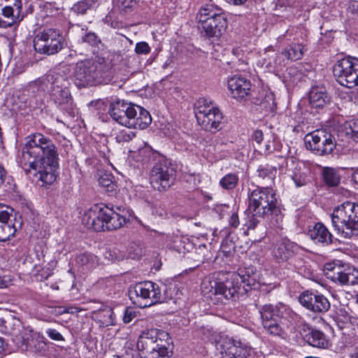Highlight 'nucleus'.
Here are the masks:
<instances>
[{"instance_id":"nucleus-1","label":"nucleus","mask_w":358,"mask_h":358,"mask_svg":"<svg viewBox=\"0 0 358 358\" xmlns=\"http://www.w3.org/2000/svg\"><path fill=\"white\" fill-rule=\"evenodd\" d=\"M19 165L26 173L35 171L34 175L42 185L52 184L59 168L58 150L53 141L41 133H34L25 138L21 154L17 157Z\"/></svg>"},{"instance_id":"nucleus-2","label":"nucleus","mask_w":358,"mask_h":358,"mask_svg":"<svg viewBox=\"0 0 358 358\" xmlns=\"http://www.w3.org/2000/svg\"><path fill=\"white\" fill-rule=\"evenodd\" d=\"M256 284L257 274L249 268L239 270L238 273H230L224 280L206 278L201 282V289L203 295L214 303H224V301L238 299Z\"/></svg>"},{"instance_id":"nucleus-3","label":"nucleus","mask_w":358,"mask_h":358,"mask_svg":"<svg viewBox=\"0 0 358 358\" xmlns=\"http://www.w3.org/2000/svg\"><path fill=\"white\" fill-rule=\"evenodd\" d=\"M70 81L66 76L55 71H49L29 83L32 92L48 93L50 99L60 109L74 117L76 109L69 90Z\"/></svg>"},{"instance_id":"nucleus-4","label":"nucleus","mask_w":358,"mask_h":358,"mask_svg":"<svg viewBox=\"0 0 358 358\" xmlns=\"http://www.w3.org/2000/svg\"><path fill=\"white\" fill-rule=\"evenodd\" d=\"M124 213V209L119 206L110 208L94 205L84 213L82 223L96 231L116 230L126 223Z\"/></svg>"},{"instance_id":"nucleus-5","label":"nucleus","mask_w":358,"mask_h":358,"mask_svg":"<svg viewBox=\"0 0 358 358\" xmlns=\"http://www.w3.org/2000/svg\"><path fill=\"white\" fill-rule=\"evenodd\" d=\"M109 69V65L103 59L79 62L76 64L73 71L75 84L78 87L95 85L101 82Z\"/></svg>"},{"instance_id":"nucleus-6","label":"nucleus","mask_w":358,"mask_h":358,"mask_svg":"<svg viewBox=\"0 0 358 358\" xmlns=\"http://www.w3.org/2000/svg\"><path fill=\"white\" fill-rule=\"evenodd\" d=\"M248 210L260 217L269 215L278 216L280 208L277 206V198L275 191L268 187H257L248 189Z\"/></svg>"},{"instance_id":"nucleus-7","label":"nucleus","mask_w":358,"mask_h":358,"mask_svg":"<svg viewBox=\"0 0 358 358\" xmlns=\"http://www.w3.org/2000/svg\"><path fill=\"white\" fill-rule=\"evenodd\" d=\"M331 222L335 230L350 238L358 234V204L346 201L337 206L331 214Z\"/></svg>"},{"instance_id":"nucleus-8","label":"nucleus","mask_w":358,"mask_h":358,"mask_svg":"<svg viewBox=\"0 0 358 358\" xmlns=\"http://www.w3.org/2000/svg\"><path fill=\"white\" fill-rule=\"evenodd\" d=\"M194 113L199 125L206 131L215 133L223 126V115L211 101L199 99L194 106Z\"/></svg>"},{"instance_id":"nucleus-9","label":"nucleus","mask_w":358,"mask_h":358,"mask_svg":"<svg viewBox=\"0 0 358 358\" xmlns=\"http://www.w3.org/2000/svg\"><path fill=\"white\" fill-rule=\"evenodd\" d=\"M289 312V308L282 303L263 306L260 310V314L264 328L270 334L280 335L283 331L285 316Z\"/></svg>"},{"instance_id":"nucleus-10","label":"nucleus","mask_w":358,"mask_h":358,"mask_svg":"<svg viewBox=\"0 0 358 358\" xmlns=\"http://www.w3.org/2000/svg\"><path fill=\"white\" fill-rule=\"evenodd\" d=\"M176 169L164 157H159L150 171V184L155 189L166 191L173 184Z\"/></svg>"},{"instance_id":"nucleus-11","label":"nucleus","mask_w":358,"mask_h":358,"mask_svg":"<svg viewBox=\"0 0 358 358\" xmlns=\"http://www.w3.org/2000/svg\"><path fill=\"white\" fill-rule=\"evenodd\" d=\"M129 296L133 303L140 308L155 304L162 298L159 285L151 281L137 283L129 290Z\"/></svg>"},{"instance_id":"nucleus-12","label":"nucleus","mask_w":358,"mask_h":358,"mask_svg":"<svg viewBox=\"0 0 358 358\" xmlns=\"http://www.w3.org/2000/svg\"><path fill=\"white\" fill-rule=\"evenodd\" d=\"M333 74L341 85L358 87V59L348 57L338 59L333 66Z\"/></svg>"},{"instance_id":"nucleus-13","label":"nucleus","mask_w":358,"mask_h":358,"mask_svg":"<svg viewBox=\"0 0 358 358\" xmlns=\"http://www.w3.org/2000/svg\"><path fill=\"white\" fill-rule=\"evenodd\" d=\"M33 43L36 52L52 55L63 48L64 39L57 30L48 29L37 33L34 36Z\"/></svg>"},{"instance_id":"nucleus-14","label":"nucleus","mask_w":358,"mask_h":358,"mask_svg":"<svg viewBox=\"0 0 358 358\" xmlns=\"http://www.w3.org/2000/svg\"><path fill=\"white\" fill-rule=\"evenodd\" d=\"M169 334L158 329H148L139 336L136 347L141 357L151 358V353L155 349H159L164 344H169Z\"/></svg>"},{"instance_id":"nucleus-15","label":"nucleus","mask_w":358,"mask_h":358,"mask_svg":"<svg viewBox=\"0 0 358 358\" xmlns=\"http://www.w3.org/2000/svg\"><path fill=\"white\" fill-rule=\"evenodd\" d=\"M322 271L327 278L341 285L358 283V270L348 264L329 262L324 265Z\"/></svg>"},{"instance_id":"nucleus-16","label":"nucleus","mask_w":358,"mask_h":358,"mask_svg":"<svg viewBox=\"0 0 358 358\" xmlns=\"http://www.w3.org/2000/svg\"><path fill=\"white\" fill-rule=\"evenodd\" d=\"M136 104L131 102L117 100L110 104L109 114L113 120L127 127L130 122H134L131 117L136 114Z\"/></svg>"},{"instance_id":"nucleus-17","label":"nucleus","mask_w":358,"mask_h":358,"mask_svg":"<svg viewBox=\"0 0 358 358\" xmlns=\"http://www.w3.org/2000/svg\"><path fill=\"white\" fill-rule=\"evenodd\" d=\"M227 85L230 94L234 99L243 100L250 94V82L243 77L234 76L230 78Z\"/></svg>"},{"instance_id":"nucleus-18","label":"nucleus","mask_w":358,"mask_h":358,"mask_svg":"<svg viewBox=\"0 0 358 358\" xmlns=\"http://www.w3.org/2000/svg\"><path fill=\"white\" fill-rule=\"evenodd\" d=\"M335 148L330 133L324 129L315 130V154L325 155L331 153Z\"/></svg>"},{"instance_id":"nucleus-19","label":"nucleus","mask_w":358,"mask_h":358,"mask_svg":"<svg viewBox=\"0 0 358 358\" xmlns=\"http://www.w3.org/2000/svg\"><path fill=\"white\" fill-rule=\"evenodd\" d=\"M199 26L207 37L218 38L225 32L227 20L225 16H218V18L206 20Z\"/></svg>"},{"instance_id":"nucleus-20","label":"nucleus","mask_w":358,"mask_h":358,"mask_svg":"<svg viewBox=\"0 0 358 358\" xmlns=\"http://www.w3.org/2000/svg\"><path fill=\"white\" fill-rule=\"evenodd\" d=\"M12 209L0 208V241H6L15 234L16 229L10 219Z\"/></svg>"},{"instance_id":"nucleus-21","label":"nucleus","mask_w":358,"mask_h":358,"mask_svg":"<svg viewBox=\"0 0 358 358\" xmlns=\"http://www.w3.org/2000/svg\"><path fill=\"white\" fill-rule=\"evenodd\" d=\"M295 245L286 238L278 241L273 245L272 254L278 261H286L294 253Z\"/></svg>"},{"instance_id":"nucleus-22","label":"nucleus","mask_w":358,"mask_h":358,"mask_svg":"<svg viewBox=\"0 0 358 358\" xmlns=\"http://www.w3.org/2000/svg\"><path fill=\"white\" fill-rule=\"evenodd\" d=\"M21 327L20 320L8 312L0 317V331L4 334L17 336Z\"/></svg>"},{"instance_id":"nucleus-23","label":"nucleus","mask_w":358,"mask_h":358,"mask_svg":"<svg viewBox=\"0 0 358 358\" xmlns=\"http://www.w3.org/2000/svg\"><path fill=\"white\" fill-rule=\"evenodd\" d=\"M241 342L240 340H236L233 337L228 336H222L218 341V348L220 350V358H234L237 352V348Z\"/></svg>"},{"instance_id":"nucleus-24","label":"nucleus","mask_w":358,"mask_h":358,"mask_svg":"<svg viewBox=\"0 0 358 358\" xmlns=\"http://www.w3.org/2000/svg\"><path fill=\"white\" fill-rule=\"evenodd\" d=\"M136 114L133 115L131 118L134 122L127 125V128L144 129L152 122V117L150 113L143 107L136 105Z\"/></svg>"},{"instance_id":"nucleus-25","label":"nucleus","mask_w":358,"mask_h":358,"mask_svg":"<svg viewBox=\"0 0 358 358\" xmlns=\"http://www.w3.org/2000/svg\"><path fill=\"white\" fill-rule=\"evenodd\" d=\"M22 19L15 9L0 3V27L8 28Z\"/></svg>"},{"instance_id":"nucleus-26","label":"nucleus","mask_w":358,"mask_h":358,"mask_svg":"<svg viewBox=\"0 0 358 358\" xmlns=\"http://www.w3.org/2000/svg\"><path fill=\"white\" fill-rule=\"evenodd\" d=\"M218 16H225L221 8L212 3H207L200 8L197 15L199 25L203 24L204 21L215 20Z\"/></svg>"},{"instance_id":"nucleus-27","label":"nucleus","mask_w":358,"mask_h":358,"mask_svg":"<svg viewBox=\"0 0 358 358\" xmlns=\"http://www.w3.org/2000/svg\"><path fill=\"white\" fill-rule=\"evenodd\" d=\"M331 101V97L327 94L326 88L321 86H315V109L322 110Z\"/></svg>"},{"instance_id":"nucleus-28","label":"nucleus","mask_w":358,"mask_h":358,"mask_svg":"<svg viewBox=\"0 0 358 358\" xmlns=\"http://www.w3.org/2000/svg\"><path fill=\"white\" fill-rule=\"evenodd\" d=\"M322 176L324 182L329 187H337L341 181L338 171L331 167H322Z\"/></svg>"},{"instance_id":"nucleus-29","label":"nucleus","mask_w":358,"mask_h":358,"mask_svg":"<svg viewBox=\"0 0 358 358\" xmlns=\"http://www.w3.org/2000/svg\"><path fill=\"white\" fill-rule=\"evenodd\" d=\"M315 241L323 245H328L332 241L331 234L321 222L315 224Z\"/></svg>"},{"instance_id":"nucleus-30","label":"nucleus","mask_w":358,"mask_h":358,"mask_svg":"<svg viewBox=\"0 0 358 358\" xmlns=\"http://www.w3.org/2000/svg\"><path fill=\"white\" fill-rule=\"evenodd\" d=\"M76 261L78 264L85 266L87 269L94 268L99 263L98 257L90 252H85L77 255Z\"/></svg>"},{"instance_id":"nucleus-31","label":"nucleus","mask_w":358,"mask_h":358,"mask_svg":"<svg viewBox=\"0 0 358 358\" xmlns=\"http://www.w3.org/2000/svg\"><path fill=\"white\" fill-rule=\"evenodd\" d=\"M158 152H155L150 146H145L139 149L138 152V161H141L144 164L150 162L151 160L157 161L159 157H162Z\"/></svg>"},{"instance_id":"nucleus-32","label":"nucleus","mask_w":358,"mask_h":358,"mask_svg":"<svg viewBox=\"0 0 358 358\" xmlns=\"http://www.w3.org/2000/svg\"><path fill=\"white\" fill-rule=\"evenodd\" d=\"M303 49L302 45L293 44L282 52L281 55H284L288 60L296 61L303 57Z\"/></svg>"},{"instance_id":"nucleus-33","label":"nucleus","mask_w":358,"mask_h":358,"mask_svg":"<svg viewBox=\"0 0 358 358\" xmlns=\"http://www.w3.org/2000/svg\"><path fill=\"white\" fill-rule=\"evenodd\" d=\"M257 173L259 177L272 182L275 178L277 169L275 167L268 164L264 166L260 165L257 169Z\"/></svg>"},{"instance_id":"nucleus-34","label":"nucleus","mask_w":358,"mask_h":358,"mask_svg":"<svg viewBox=\"0 0 358 358\" xmlns=\"http://www.w3.org/2000/svg\"><path fill=\"white\" fill-rule=\"evenodd\" d=\"M99 322L103 327H108L114 324V313L110 308H106L99 310L98 313Z\"/></svg>"},{"instance_id":"nucleus-35","label":"nucleus","mask_w":358,"mask_h":358,"mask_svg":"<svg viewBox=\"0 0 358 358\" xmlns=\"http://www.w3.org/2000/svg\"><path fill=\"white\" fill-rule=\"evenodd\" d=\"M99 185L105 188L106 191L113 192L116 185L113 181V176L110 173H104L99 178Z\"/></svg>"},{"instance_id":"nucleus-36","label":"nucleus","mask_w":358,"mask_h":358,"mask_svg":"<svg viewBox=\"0 0 358 358\" xmlns=\"http://www.w3.org/2000/svg\"><path fill=\"white\" fill-rule=\"evenodd\" d=\"M238 181V177L235 173H228L225 175L220 180V185L224 189H233L236 187Z\"/></svg>"},{"instance_id":"nucleus-37","label":"nucleus","mask_w":358,"mask_h":358,"mask_svg":"<svg viewBox=\"0 0 358 358\" xmlns=\"http://www.w3.org/2000/svg\"><path fill=\"white\" fill-rule=\"evenodd\" d=\"M96 3V0H81L73 5L72 10L77 14L83 15Z\"/></svg>"},{"instance_id":"nucleus-38","label":"nucleus","mask_w":358,"mask_h":358,"mask_svg":"<svg viewBox=\"0 0 358 358\" xmlns=\"http://www.w3.org/2000/svg\"><path fill=\"white\" fill-rule=\"evenodd\" d=\"M330 308L328 299L322 295L315 294V313H324Z\"/></svg>"},{"instance_id":"nucleus-39","label":"nucleus","mask_w":358,"mask_h":358,"mask_svg":"<svg viewBox=\"0 0 358 358\" xmlns=\"http://www.w3.org/2000/svg\"><path fill=\"white\" fill-rule=\"evenodd\" d=\"M330 345L329 341L327 339L324 334L315 327V348H328Z\"/></svg>"},{"instance_id":"nucleus-40","label":"nucleus","mask_w":358,"mask_h":358,"mask_svg":"<svg viewBox=\"0 0 358 358\" xmlns=\"http://www.w3.org/2000/svg\"><path fill=\"white\" fill-rule=\"evenodd\" d=\"M298 299L304 308L311 311L313 310V294L311 292L308 290L303 292L299 296Z\"/></svg>"},{"instance_id":"nucleus-41","label":"nucleus","mask_w":358,"mask_h":358,"mask_svg":"<svg viewBox=\"0 0 358 358\" xmlns=\"http://www.w3.org/2000/svg\"><path fill=\"white\" fill-rule=\"evenodd\" d=\"M238 343L239 345H237V352L234 358H251L254 353V350L241 341L238 342Z\"/></svg>"},{"instance_id":"nucleus-42","label":"nucleus","mask_w":358,"mask_h":358,"mask_svg":"<svg viewBox=\"0 0 358 358\" xmlns=\"http://www.w3.org/2000/svg\"><path fill=\"white\" fill-rule=\"evenodd\" d=\"M135 136V132L127 129H122L116 134L115 139L118 143H125L130 141Z\"/></svg>"},{"instance_id":"nucleus-43","label":"nucleus","mask_w":358,"mask_h":358,"mask_svg":"<svg viewBox=\"0 0 358 358\" xmlns=\"http://www.w3.org/2000/svg\"><path fill=\"white\" fill-rule=\"evenodd\" d=\"M347 134H351L352 138L358 142V119L352 120L346 123Z\"/></svg>"},{"instance_id":"nucleus-44","label":"nucleus","mask_w":358,"mask_h":358,"mask_svg":"<svg viewBox=\"0 0 358 358\" xmlns=\"http://www.w3.org/2000/svg\"><path fill=\"white\" fill-rule=\"evenodd\" d=\"M81 41L82 43H87L91 46H96L101 42L97 35L91 31L85 33L82 36Z\"/></svg>"},{"instance_id":"nucleus-45","label":"nucleus","mask_w":358,"mask_h":358,"mask_svg":"<svg viewBox=\"0 0 358 358\" xmlns=\"http://www.w3.org/2000/svg\"><path fill=\"white\" fill-rule=\"evenodd\" d=\"M137 3V0H118L117 6L121 12L127 13L130 12Z\"/></svg>"},{"instance_id":"nucleus-46","label":"nucleus","mask_w":358,"mask_h":358,"mask_svg":"<svg viewBox=\"0 0 358 358\" xmlns=\"http://www.w3.org/2000/svg\"><path fill=\"white\" fill-rule=\"evenodd\" d=\"M0 3L15 9L17 14H21L22 13V4L21 0H0Z\"/></svg>"},{"instance_id":"nucleus-47","label":"nucleus","mask_w":358,"mask_h":358,"mask_svg":"<svg viewBox=\"0 0 358 358\" xmlns=\"http://www.w3.org/2000/svg\"><path fill=\"white\" fill-rule=\"evenodd\" d=\"M150 50L151 49L146 42L142 41L136 44L135 52L137 55H148Z\"/></svg>"},{"instance_id":"nucleus-48","label":"nucleus","mask_w":358,"mask_h":358,"mask_svg":"<svg viewBox=\"0 0 358 358\" xmlns=\"http://www.w3.org/2000/svg\"><path fill=\"white\" fill-rule=\"evenodd\" d=\"M259 217L258 215H255V213H251V215L248 216V220L245 223V226L248 229H255L257 226L259 220L258 219Z\"/></svg>"},{"instance_id":"nucleus-49","label":"nucleus","mask_w":358,"mask_h":358,"mask_svg":"<svg viewBox=\"0 0 358 358\" xmlns=\"http://www.w3.org/2000/svg\"><path fill=\"white\" fill-rule=\"evenodd\" d=\"M127 62L128 66L134 70L138 69L139 61L138 57L136 55H129L127 57Z\"/></svg>"},{"instance_id":"nucleus-50","label":"nucleus","mask_w":358,"mask_h":358,"mask_svg":"<svg viewBox=\"0 0 358 358\" xmlns=\"http://www.w3.org/2000/svg\"><path fill=\"white\" fill-rule=\"evenodd\" d=\"M46 334L54 341H63L62 334L55 329H48L46 330Z\"/></svg>"},{"instance_id":"nucleus-51","label":"nucleus","mask_w":358,"mask_h":358,"mask_svg":"<svg viewBox=\"0 0 358 358\" xmlns=\"http://www.w3.org/2000/svg\"><path fill=\"white\" fill-rule=\"evenodd\" d=\"M135 316L136 315L134 311H133L131 308H127L124 310L123 321L126 324L129 323L135 317Z\"/></svg>"},{"instance_id":"nucleus-52","label":"nucleus","mask_w":358,"mask_h":358,"mask_svg":"<svg viewBox=\"0 0 358 358\" xmlns=\"http://www.w3.org/2000/svg\"><path fill=\"white\" fill-rule=\"evenodd\" d=\"M52 275V271L50 268L44 269L43 268L41 271H39L37 276L39 280H45L48 279L50 276Z\"/></svg>"},{"instance_id":"nucleus-53","label":"nucleus","mask_w":358,"mask_h":358,"mask_svg":"<svg viewBox=\"0 0 358 358\" xmlns=\"http://www.w3.org/2000/svg\"><path fill=\"white\" fill-rule=\"evenodd\" d=\"M313 141V135L312 132H309L304 137V144L307 150H313L312 142Z\"/></svg>"},{"instance_id":"nucleus-54","label":"nucleus","mask_w":358,"mask_h":358,"mask_svg":"<svg viewBox=\"0 0 358 358\" xmlns=\"http://www.w3.org/2000/svg\"><path fill=\"white\" fill-rule=\"evenodd\" d=\"M252 138L258 144H260L264 139L262 131L261 130L255 131L252 135Z\"/></svg>"},{"instance_id":"nucleus-55","label":"nucleus","mask_w":358,"mask_h":358,"mask_svg":"<svg viewBox=\"0 0 358 358\" xmlns=\"http://www.w3.org/2000/svg\"><path fill=\"white\" fill-rule=\"evenodd\" d=\"M229 224L232 227H237L239 224L238 216L236 213H233L229 220Z\"/></svg>"},{"instance_id":"nucleus-56","label":"nucleus","mask_w":358,"mask_h":358,"mask_svg":"<svg viewBox=\"0 0 358 358\" xmlns=\"http://www.w3.org/2000/svg\"><path fill=\"white\" fill-rule=\"evenodd\" d=\"M315 322H316L317 324H322L324 329L329 328V325L324 322V320H323V318L322 317H317L315 316Z\"/></svg>"},{"instance_id":"nucleus-57","label":"nucleus","mask_w":358,"mask_h":358,"mask_svg":"<svg viewBox=\"0 0 358 358\" xmlns=\"http://www.w3.org/2000/svg\"><path fill=\"white\" fill-rule=\"evenodd\" d=\"M7 344L2 338H0V356L2 355L6 350Z\"/></svg>"},{"instance_id":"nucleus-58","label":"nucleus","mask_w":358,"mask_h":358,"mask_svg":"<svg viewBox=\"0 0 358 358\" xmlns=\"http://www.w3.org/2000/svg\"><path fill=\"white\" fill-rule=\"evenodd\" d=\"M9 282L4 279V277L0 275V289L6 288L8 286Z\"/></svg>"},{"instance_id":"nucleus-59","label":"nucleus","mask_w":358,"mask_h":358,"mask_svg":"<svg viewBox=\"0 0 358 358\" xmlns=\"http://www.w3.org/2000/svg\"><path fill=\"white\" fill-rule=\"evenodd\" d=\"M352 178L355 182L358 183V167L354 171Z\"/></svg>"},{"instance_id":"nucleus-60","label":"nucleus","mask_w":358,"mask_h":358,"mask_svg":"<svg viewBox=\"0 0 358 358\" xmlns=\"http://www.w3.org/2000/svg\"><path fill=\"white\" fill-rule=\"evenodd\" d=\"M293 179H294L295 184L297 187H301V186L306 184V182L305 180H303V182H300V181H298L295 178H293Z\"/></svg>"},{"instance_id":"nucleus-61","label":"nucleus","mask_w":358,"mask_h":358,"mask_svg":"<svg viewBox=\"0 0 358 358\" xmlns=\"http://www.w3.org/2000/svg\"><path fill=\"white\" fill-rule=\"evenodd\" d=\"M352 358H358V348H356L354 352L352 354Z\"/></svg>"},{"instance_id":"nucleus-62","label":"nucleus","mask_w":358,"mask_h":358,"mask_svg":"<svg viewBox=\"0 0 358 358\" xmlns=\"http://www.w3.org/2000/svg\"><path fill=\"white\" fill-rule=\"evenodd\" d=\"M310 334L313 336V330H312L310 332Z\"/></svg>"},{"instance_id":"nucleus-63","label":"nucleus","mask_w":358,"mask_h":358,"mask_svg":"<svg viewBox=\"0 0 358 358\" xmlns=\"http://www.w3.org/2000/svg\"><path fill=\"white\" fill-rule=\"evenodd\" d=\"M310 238L313 239V236L312 234L310 235Z\"/></svg>"}]
</instances>
